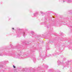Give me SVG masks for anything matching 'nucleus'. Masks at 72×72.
Here are the masks:
<instances>
[{
    "instance_id": "1a4fd4ad",
    "label": "nucleus",
    "mask_w": 72,
    "mask_h": 72,
    "mask_svg": "<svg viewBox=\"0 0 72 72\" xmlns=\"http://www.w3.org/2000/svg\"><path fill=\"white\" fill-rule=\"evenodd\" d=\"M31 33H32V35H33V34L34 33V32H33V31H32L31 32Z\"/></svg>"
},
{
    "instance_id": "412c9836",
    "label": "nucleus",
    "mask_w": 72,
    "mask_h": 72,
    "mask_svg": "<svg viewBox=\"0 0 72 72\" xmlns=\"http://www.w3.org/2000/svg\"><path fill=\"white\" fill-rule=\"evenodd\" d=\"M51 42H50V43H51Z\"/></svg>"
},
{
    "instance_id": "9d476101",
    "label": "nucleus",
    "mask_w": 72,
    "mask_h": 72,
    "mask_svg": "<svg viewBox=\"0 0 72 72\" xmlns=\"http://www.w3.org/2000/svg\"><path fill=\"white\" fill-rule=\"evenodd\" d=\"M69 48L70 49H71V50H72V47H71L70 46Z\"/></svg>"
},
{
    "instance_id": "7ed1b4c3",
    "label": "nucleus",
    "mask_w": 72,
    "mask_h": 72,
    "mask_svg": "<svg viewBox=\"0 0 72 72\" xmlns=\"http://www.w3.org/2000/svg\"><path fill=\"white\" fill-rule=\"evenodd\" d=\"M58 54H59V53H58L56 54L55 53L53 54H52L51 55H50L49 56L50 57H53V56H55L56 55H58Z\"/></svg>"
},
{
    "instance_id": "423d86ee",
    "label": "nucleus",
    "mask_w": 72,
    "mask_h": 72,
    "mask_svg": "<svg viewBox=\"0 0 72 72\" xmlns=\"http://www.w3.org/2000/svg\"><path fill=\"white\" fill-rule=\"evenodd\" d=\"M57 63H58V64H59L61 63V62L60 61V60H58L57 61Z\"/></svg>"
},
{
    "instance_id": "f03ea898",
    "label": "nucleus",
    "mask_w": 72,
    "mask_h": 72,
    "mask_svg": "<svg viewBox=\"0 0 72 72\" xmlns=\"http://www.w3.org/2000/svg\"><path fill=\"white\" fill-rule=\"evenodd\" d=\"M66 1V2L68 3H71L72 2V0H63L62 1V3H64Z\"/></svg>"
},
{
    "instance_id": "aec40b11",
    "label": "nucleus",
    "mask_w": 72,
    "mask_h": 72,
    "mask_svg": "<svg viewBox=\"0 0 72 72\" xmlns=\"http://www.w3.org/2000/svg\"><path fill=\"white\" fill-rule=\"evenodd\" d=\"M11 46H12V44L10 45Z\"/></svg>"
},
{
    "instance_id": "dca6fc26",
    "label": "nucleus",
    "mask_w": 72,
    "mask_h": 72,
    "mask_svg": "<svg viewBox=\"0 0 72 72\" xmlns=\"http://www.w3.org/2000/svg\"><path fill=\"white\" fill-rule=\"evenodd\" d=\"M23 71H24V69H23Z\"/></svg>"
},
{
    "instance_id": "20e7f679",
    "label": "nucleus",
    "mask_w": 72,
    "mask_h": 72,
    "mask_svg": "<svg viewBox=\"0 0 72 72\" xmlns=\"http://www.w3.org/2000/svg\"><path fill=\"white\" fill-rule=\"evenodd\" d=\"M27 35V34H26V33H25V32H24L23 33V35L24 36V37H25Z\"/></svg>"
},
{
    "instance_id": "ddd939ff",
    "label": "nucleus",
    "mask_w": 72,
    "mask_h": 72,
    "mask_svg": "<svg viewBox=\"0 0 72 72\" xmlns=\"http://www.w3.org/2000/svg\"><path fill=\"white\" fill-rule=\"evenodd\" d=\"M3 67V66L2 65H0V67Z\"/></svg>"
},
{
    "instance_id": "6ab92c4d",
    "label": "nucleus",
    "mask_w": 72,
    "mask_h": 72,
    "mask_svg": "<svg viewBox=\"0 0 72 72\" xmlns=\"http://www.w3.org/2000/svg\"><path fill=\"white\" fill-rule=\"evenodd\" d=\"M12 30H14V28H12Z\"/></svg>"
},
{
    "instance_id": "2eb2a0df",
    "label": "nucleus",
    "mask_w": 72,
    "mask_h": 72,
    "mask_svg": "<svg viewBox=\"0 0 72 72\" xmlns=\"http://www.w3.org/2000/svg\"><path fill=\"white\" fill-rule=\"evenodd\" d=\"M49 43H48L47 44V45H49Z\"/></svg>"
},
{
    "instance_id": "b1692460",
    "label": "nucleus",
    "mask_w": 72,
    "mask_h": 72,
    "mask_svg": "<svg viewBox=\"0 0 72 72\" xmlns=\"http://www.w3.org/2000/svg\"><path fill=\"white\" fill-rule=\"evenodd\" d=\"M47 67H48V66H47Z\"/></svg>"
},
{
    "instance_id": "6e6552de",
    "label": "nucleus",
    "mask_w": 72,
    "mask_h": 72,
    "mask_svg": "<svg viewBox=\"0 0 72 72\" xmlns=\"http://www.w3.org/2000/svg\"><path fill=\"white\" fill-rule=\"evenodd\" d=\"M33 60L34 62H35V60H36V58H33Z\"/></svg>"
},
{
    "instance_id": "f257e3e1",
    "label": "nucleus",
    "mask_w": 72,
    "mask_h": 72,
    "mask_svg": "<svg viewBox=\"0 0 72 72\" xmlns=\"http://www.w3.org/2000/svg\"><path fill=\"white\" fill-rule=\"evenodd\" d=\"M17 56L18 57V58H20V59H24V56L22 55V53L21 52L18 54Z\"/></svg>"
},
{
    "instance_id": "0eeeda50",
    "label": "nucleus",
    "mask_w": 72,
    "mask_h": 72,
    "mask_svg": "<svg viewBox=\"0 0 72 72\" xmlns=\"http://www.w3.org/2000/svg\"><path fill=\"white\" fill-rule=\"evenodd\" d=\"M3 54V53H1V52L0 51V56H2Z\"/></svg>"
},
{
    "instance_id": "4be33fe9",
    "label": "nucleus",
    "mask_w": 72,
    "mask_h": 72,
    "mask_svg": "<svg viewBox=\"0 0 72 72\" xmlns=\"http://www.w3.org/2000/svg\"><path fill=\"white\" fill-rule=\"evenodd\" d=\"M53 18H54V17H53Z\"/></svg>"
},
{
    "instance_id": "f3484780",
    "label": "nucleus",
    "mask_w": 72,
    "mask_h": 72,
    "mask_svg": "<svg viewBox=\"0 0 72 72\" xmlns=\"http://www.w3.org/2000/svg\"><path fill=\"white\" fill-rule=\"evenodd\" d=\"M6 50H8V49H6Z\"/></svg>"
},
{
    "instance_id": "f8f14e48",
    "label": "nucleus",
    "mask_w": 72,
    "mask_h": 72,
    "mask_svg": "<svg viewBox=\"0 0 72 72\" xmlns=\"http://www.w3.org/2000/svg\"><path fill=\"white\" fill-rule=\"evenodd\" d=\"M13 67H14V68H15V66H14V65H13Z\"/></svg>"
},
{
    "instance_id": "a211bd4d",
    "label": "nucleus",
    "mask_w": 72,
    "mask_h": 72,
    "mask_svg": "<svg viewBox=\"0 0 72 72\" xmlns=\"http://www.w3.org/2000/svg\"><path fill=\"white\" fill-rule=\"evenodd\" d=\"M39 56H40V57H41V55H40H40H39Z\"/></svg>"
},
{
    "instance_id": "9b49d317",
    "label": "nucleus",
    "mask_w": 72,
    "mask_h": 72,
    "mask_svg": "<svg viewBox=\"0 0 72 72\" xmlns=\"http://www.w3.org/2000/svg\"><path fill=\"white\" fill-rule=\"evenodd\" d=\"M40 13H41V14H43V12L42 11H40Z\"/></svg>"
},
{
    "instance_id": "39448f33",
    "label": "nucleus",
    "mask_w": 72,
    "mask_h": 72,
    "mask_svg": "<svg viewBox=\"0 0 72 72\" xmlns=\"http://www.w3.org/2000/svg\"><path fill=\"white\" fill-rule=\"evenodd\" d=\"M38 14V13L37 12H36L34 14V16H36V15H37Z\"/></svg>"
},
{
    "instance_id": "4468645a",
    "label": "nucleus",
    "mask_w": 72,
    "mask_h": 72,
    "mask_svg": "<svg viewBox=\"0 0 72 72\" xmlns=\"http://www.w3.org/2000/svg\"><path fill=\"white\" fill-rule=\"evenodd\" d=\"M63 60H66V58H63Z\"/></svg>"
},
{
    "instance_id": "5701e85b",
    "label": "nucleus",
    "mask_w": 72,
    "mask_h": 72,
    "mask_svg": "<svg viewBox=\"0 0 72 72\" xmlns=\"http://www.w3.org/2000/svg\"><path fill=\"white\" fill-rule=\"evenodd\" d=\"M46 57H48V56H46Z\"/></svg>"
}]
</instances>
